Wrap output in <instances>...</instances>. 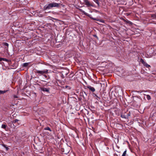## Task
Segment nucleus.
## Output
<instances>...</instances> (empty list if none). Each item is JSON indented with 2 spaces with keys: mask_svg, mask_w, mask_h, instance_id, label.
I'll use <instances>...</instances> for the list:
<instances>
[{
  "mask_svg": "<svg viewBox=\"0 0 156 156\" xmlns=\"http://www.w3.org/2000/svg\"><path fill=\"white\" fill-rule=\"evenodd\" d=\"M60 3H52L48 4V5H46L44 6V8L45 10L47 9H50L53 7H57L59 6Z\"/></svg>",
  "mask_w": 156,
  "mask_h": 156,
  "instance_id": "nucleus-1",
  "label": "nucleus"
},
{
  "mask_svg": "<svg viewBox=\"0 0 156 156\" xmlns=\"http://www.w3.org/2000/svg\"><path fill=\"white\" fill-rule=\"evenodd\" d=\"M48 70L46 69L43 70H36V73L37 74H40L41 75H43L44 74H46L48 72Z\"/></svg>",
  "mask_w": 156,
  "mask_h": 156,
  "instance_id": "nucleus-2",
  "label": "nucleus"
},
{
  "mask_svg": "<svg viewBox=\"0 0 156 156\" xmlns=\"http://www.w3.org/2000/svg\"><path fill=\"white\" fill-rule=\"evenodd\" d=\"M83 2L85 5H87V7L93 6V5L92 3L90 2L88 0H83Z\"/></svg>",
  "mask_w": 156,
  "mask_h": 156,
  "instance_id": "nucleus-3",
  "label": "nucleus"
},
{
  "mask_svg": "<svg viewBox=\"0 0 156 156\" xmlns=\"http://www.w3.org/2000/svg\"><path fill=\"white\" fill-rule=\"evenodd\" d=\"M81 12H83L85 15L88 16L90 18H91V19H93V20H96V21H98L99 20L98 19L96 18H94L92 17L91 16V15H90V14H88L87 13L85 12L84 11H82Z\"/></svg>",
  "mask_w": 156,
  "mask_h": 156,
  "instance_id": "nucleus-4",
  "label": "nucleus"
},
{
  "mask_svg": "<svg viewBox=\"0 0 156 156\" xmlns=\"http://www.w3.org/2000/svg\"><path fill=\"white\" fill-rule=\"evenodd\" d=\"M130 115V112L129 113H125V114L122 113L121 114V117L123 118L127 119Z\"/></svg>",
  "mask_w": 156,
  "mask_h": 156,
  "instance_id": "nucleus-5",
  "label": "nucleus"
},
{
  "mask_svg": "<svg viewBox=\"0 0 156 156\" xmlns=\"http://www.w3.org/2000/svg\"><path fill=\"white\" fill-rule=\"evenodd\" d=\"M87 87L92 92H94L95 91L94 88L90 86H88Z\"/></svg>",
  "mask_w": 156,
  "mask_h": 156,
  "instance_id": "nucleus-6",
  "label": "nucleus"
},
{
  "mask_svg": "<svg viewBox=\"0 0 156 156\" xmlns=\"http://www.w3.org/2000/svg\"><path fill=\"white\" fill-rule=\"evenodd\" d=\"M41 90L43 91H46L47 92H48L49 91V89L45 87L41 88Z\"/></svg>",
  "mask_w": 156,
  "mask_h": 156,
  "instance_id": "nucleus-7",
  "label": "nucleus"
},
{
  "mask_svg": "<svg viewBox=\"0 0 156 156\" xmlns=\"http://www.w3.org/2000/svg\"><path fill=\"white\" fill-rule=\"evenodd\" d=\"M140 62H141L142 64L144 66H146V65L147 64L146 62H145L144 60L142 59V58H141L140 59Z\"/></svg>",
  "mask_w": 156,
  "mask_h": 156,
  "instance_id": "nucleus-8",
  "label": "nucleus"
},
{
  "mask_svg": "<svg viewBox=\"0 0 156 156\" xmlns=\"http://www.w3.org/2000/svg\"><path fill=\"white\" fill-rule=\"evenodd\" d=\"M3 61L6 62H8V60L5 58H0V61Z\"/></svg>",
  "mask_w": 156,
  "mask_h": 156,
  "instance_id": "nucleus-9",
  "label": "nucleus"
},
{
  "mask_svg": "<svg viewBox=\"0 0 156 156\" xmlns=\"http://www.w3.org/2000/svg\"><path fill=\"white\" fill-rule=\"evenodd\" d=\"M6 125L5 124H2V128L5 129L6 128Z\"/></svg>",
  "mask_w": 156,
  "mask_h": 156,
  "instance_id": "nucleus-10",
  "label": "nucleus"
},
{
  "mask_svg": "<svg viewBox=\"0 0 156 156\" xmlns=\"http://www.w3.org/2000/svg\"><path fill=\"white\" fill-rule=\"evenodd\" d=\"M44 129L45 130H49L50 131H51V130L50 128L49 127H46L45 128H44Z\"/></svg>",
  "mask_w": 156,
  "mask_h": 156,
  "instance_id": "nucleus-11",
  "label": "nucleus"
},
{
  "mask_svg": "<svg viewBox=\"0 0 156 156\" xmlns=\"http://www.w3.org/2000/svg\"><path fill=\"white\" fill-rule=\"evenodd\" d=\"M29 64V63H23V66L24 67H27Z\"/></svg>",
  "mask_w": 156,
  "mask_h": 156,
  "instance_id": "nucleus-12",
  "label": "nucleus"
},
{
  "mask_svg": "<svg viewBox=\"0 0 156 156\" xmlns=\"http://www.w3.org/2000/svg\"><path fill=\"white\" fill-rule=\"evenodd\" d=\"M151 17L153 18V19L156 18V14H153L151 15Z\"/></svg>",
  "mask_w": 156,
  "mask_h": 156,
  "instance_id": "nucleus-13",
  "label": "nucleus"
},
{
  "mask_svg": "<svg viewBox=\"0 0 156 156\" xmlns=\"http://www.w3.org/2000/svg\"><path fill=\"white\" fill-rule=\"evenodd\" d=\"M146 98L148 100H150L151 99V96L149 95H146Z\"/></svg>",
  "mask_w": 156,
  "mask_h": 156,
  "instance_id": "nucleus-14",
  "label": "nucleus"
},
{
  "mask_svg": "<svg viewBox=\"0 0 156 156\" xmlns=\"http://www.w3.org/2000/svg\"><path fill=\"white\" fill-rule=\"evenodd\" d=\"M126 150L124 151L123 152L122 156H126Z\"/></svg>",
  "mask_w": 156,
  "mask_h": 156,
  "instance_id": "nucleus-15",
  "label": "nucleus"
},
{
  "mask_svg": "<svg viewBox=\"0 0 156 156\" xmlns=\"http://www.w3.org/2000/svg\"><path fill=\"white\" fill-rule=\"evenodd\" d=\"M6 91L4 90V91H2L0 90V94H4L6 92Z\"/></svg>",
  "mask_w": 156,
  "mask_h": 156,
  "instance_id": "nucleus-16",
  "label": "nucleus"
},
{
  "mask_svg": "<svg viewBox=\"0 0 156 156\" xmlns=\"http://www.w3.org/2000/svg\"><path fill=\"white\" fill-rule=\"evenodd\" d=\"M97 4L99 5V2L98 0H93Z\"/></svg>",
  "mask_w": 156,
  "mask_h": 156,
  "instance_id": "nucleus-17",
  "label": "nucleus"
},
{
  "mask_svg": "<svg viewBox=\"0 0 156 156\" xmlns=\"http://www.w3.org/2000/svg\"><path fill=\"white\" fill-rule=\"evenodd\" d=\"M3 146L6 148V150L7 151L9 150V148L6 147V146L5 145H4Z\"/></svg>",
  "mask_w": 156,
  "mask_h": 156,
  "instance_id": "nucleus-18",
  "label": "nucleus"
},
{
  "mask_svg": "<svg viewBox=\"0 0 156 156\" xmlns=\"http://www.w3.org/2000/svg\"><path fill=\"white\" fill-rule=\"evenodd\" d=\"M18 119H15L13 122V123H16V122H18Z\"/></svg>",
  "mask_w": 156,
  "mask_h": 156,
  "instance_id": "nucleus-19",
  "label": "nucleus"
},
{
  "mask_svg": "<svg viewBox=\"0 0 156 156\" xmlns=\"http://www.w3.org/2000/svg\"><path fill=\"white\" fill-rule=\"evenodd\" d=\"M147 68H148L150 66L148 64H147L146 66H145Z\"/></svg>",
  "mask_w": 156,
  "mask_h": 156,
  "instance_id": "nucleus-20",
  "label": "nucleus"
},
{
  "mask_svg": "<svg viewBox=\"0 0 156 156\" xmlns=\"http://www.w3.org/2000/svg\"><path fill=\"white\" fill-rule=\"evenodd\" d=\"M14 98H18V97L17 96H16V95H14Z\"/></svg>",
  "mask_w": 156,
  "mask_h": 156,
  "instance_id": "nucleus-21",
  "label": "nucleus"
},
{
  "mask_svg": "<svg viewBox=\"0 0 156 156\" xmlns=\"http://www.w3.org/2000/svg\"><path fill=\"white\" fill-rule=\"evenodd\" d=\"M5 45L6 46H8V44L7 43H6L5 44Z\"/></svg>",
  "mask_w": 156,
  "mask_h": 156,
  "instance_id": "nucleus-22",
  "label": "nucleus"
},
{
  "mask_svg": "<svg viewBox=\"0 0 156 156\" xmlns=\"http://www.w3.org/2000/svg\"><path fill=\"white\" fill-rule=\"evenodd\" d=\"M96 97V98H99L98 96H97Z\"/></svg>",
  "mask_w": 156,
  "mask_h": 156,
  "instance_id": "nucleus-23",
  "label": "nucleus"
},
{
  "mask_svg": "<svg viewBox=\"0 0 156 156\" xmlns=\"http://www.w3.org/2000/svg\"><path fill=\"white\" fill-rule=\"evenodd\" d=\"M94 96H95V97H96L97 96L96 94H94Z\"/></svg>",
  "mask_w": 156,
  "mask_h": 156,
  "instance_id": "nucleus-24",
  "label": "nucleus"
},
{
  "mask_svg": "<svg viewBox=\"0 0 156 156\" xmlns=\"http://www.w3.org/2000/svg\"><path fill=\"white\" fill-rule=\"evenodd\" d=\"M0 156H1L0 155Z\"/></svg>",
  "mask_w": 156,
  "mask_h": 156,
  "instance_id": "nucleus-25",
  "label": "nucleus"
}]
</instances>
